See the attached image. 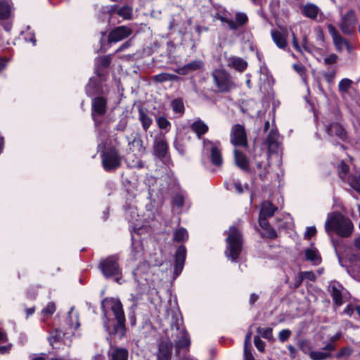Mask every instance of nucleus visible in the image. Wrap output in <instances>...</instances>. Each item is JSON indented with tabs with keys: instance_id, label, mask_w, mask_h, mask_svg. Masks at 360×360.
<instances>
[{
	"instance_id": "obj_1",
	"label": "nucleus",
	"mask_w": 360,
	"mask_h": 360,
	"mask_svg": "<svg viewBox=\"0 0 360 360\" xmlns=\"http://www.w3.org/2000/svg\"><path fill=\"white\" fill-rule=\"evenodd\" d=\"M101 310L106 331L111 335L122 338L126 334V319L121 301L105 297L101 302Z\"/></svg>"
},
{
	"instance_id": "obj_2",
	"label": "nucleus",
	"mask_w": 360,
	"mask_h": 360,
	"mask_svg": "<svg viewBox=\"0 0 360 360\" xmlns=\"http://www.w3.org/2000/svg\"><path fill=\"white\" fill-rule=\"evenodd\" d=\"M354 229L352 221L340 212H333L328 216L325 222V230L329 234L335 232L341 237H349Z\"/></svg>"
},
{
	"instance_id": "obj_3",
	"label": "nucleus",
	"mask_w": 360,
	"mask_h": 360,
	"mask_svg": "<svg viewBox=\"0 0 360 360\" xmlns=\"http://www.w3.org/2000/svg\"><path fill=\"white\" fill-rule=\"evenodd\" d=\"M120 257L117 255H109L100 260L98 268L106 279L114 278V281L122 284V271L119 264Z\"/></svg>"
},
{
	"instance_id": "obj_4",
	"label": "nucleus",
	"mask_w": 360,
	"mask_h": 360,
	"mask_svg": "<svg viewBox=\"0 0 360 360\" xmlns=\"http://www.w3.org/2000/svg\"><path fill=\"white\" fill-rule=\"evenodd\" d=\"M243 241L241 231L236 226H230L226 238L227 246L225 254L228 259L232 262L236 261L242 251Z\"/></svg>"
},
{
	"instance_id": "obj_5",
	"label": "nucleus",
	"mask_w": 360,
	"mask_h": 360,
	"mask_svg": "<svg viewBox=\"0 0 360 360\" xmlns=\"http://www.w3.org/2000/svg\"><path fill=\"white\" fill-rule=\"evenodd\" d=\"M211 76L216 92L226 94L236 88L231 75L224 68L214 69Z\"/></svg>"
},
{
	"instance_id": "obj_6",
	"label": "nucleus",
	"mask_w": 360,
	"mask_h": 360,
	"mask_svg": "<svg viewBox=\"0 0 360 360\" xmlns=\"http://www.w3.org/2000/svg\"><path fill=\"white\" fill-rule=\"evenodd\" d=\"M171 328L174 331L172 338L174 341V347L176 352L181 349H189L191 339L189 334L186 330L181 317H175L171 323Z\"/></svg>"
},
{
	"instance_id": "obj_7",
	"label": "nucleus",
	"mask_w": 360,
	"mask_h": 360,
	"mask_svg": "<svg viewBox=\"0 0 360 360\" xmlns=\"http://www.w3.org/2000/svg\"><path fill=\"white\" fill-rule=\"evenodd\" d=\"M101 157L103 167L106 172H113L122 165V157L115 147L106 148L102 152Z\"/></svg>"
},
{
	"instance_id": "obj_8",
	"label": "nucleus",
	"mask_w": 360,
	"mask_h": 360,
	"mask_svg": "<svg viewBox=\"0 0 360 360\" xmlns=\"http://www.w3.org/2000/svg\"><path fill=\"white\" fill-rule=\"evenodd\" d=\"M342 117L339 113L335 114V120L330 119L325 124L326 133L332 138L345 141L347 138V131L341 124Z\"/></svg>"
},
{
	"instance_id": "obj_9",
	"label": "nucleus",
	"mask_w": 360,
	"mask_h": 360,
	"mask_svg": "<svg viewBox=\"0 0 360 360\" xmlns=\"http://www.w3.org/2000/svg\"><path fill=\"white\" fill-rule=\"evenodd\" d=\"M230 143L234 147L245 149L248 148L247 131L243 124H235L232 126L230 131Z\"/></svg>"
},
{
	"instance_id": "obj_10",
	"label": "nucleus",
	"mask_w": 360,
	"mask_h": 360,
	"mask_svg": "<svg viewBox=\"0 0 360 360\" xmlns=\"http://www.w3.org/2000/svg\"><path fill=\"white\" fill-rule=\"evenodd\" d=\"M356 22L357 18L355 11L353 9H349L345 14L341 15L338 26L344 34L350 36L355 31Z\"/></svg>"
},
{
	"instance_id": "obj_11",
	"label": "nucleus",
	"mask_w": 360,
	"mask_h": 360,
	"mask_svg": "<svg viewBox=\"0 0 360 360\" xmlns=\"http://www.w3.org/2000/svg\"><path fill=\"white\" fill-rule=\"evenodd\" d=\"M328 30L331 35L333 41L338 51H342L344 47L350 51V44L347 39L343 38L338 31L336 30L334 25L332 24L327 25Z\"/></svg>"
},
{
	"instance_id": "obj_12",
	"label": "nucleus",
	"mask_w": 360,
	"mask_h": 360,
	"mask_svg": "<svg viewBox=\"0 0 360 360\" xmlns=\"http://www.w3.org/2000/svg\"><path fill=\"white\" fill-rule=\"evenodd\" d=\"M132 34V30L127 26H118L112 30L108 37L109 43H116L129 37Z\"/></svg>"
},
{
	"instance_id": "obj_13",
	"label": "nucleus",
	"mask_w": 360,
	"mask_h": 360,
	"mask_svg": "<svg viewBox=\"0 0 360 360\" xmlns=\"http://www.w3.org/2000/svg\"><path fill=\"white\" fill-rule=\"evenodd\" d=\"M107 110V100L104 97L98 96L92 100V112L91 116L95 122L98 124V121L96 118V115L102 116L105 114Z\"/></svg>"
},
{
	"instance_id": "obj_14",
	"label": "nucleus",
	"mask_w": 360,
	"mask_h": 360,
	"mask_svg": "<svg viewBox=\"0 0 360 360\" xmlns=\"http://www.w3.org/2000/svg\"><path fill=\"white\" fill-rule=\"evenodd\" d=\"M173 343L169 340H162L159 342L156 360H171Z\"/></svg>"
},
{
	"instance_id": "obj_15",
	"label": "nucleus",
	"mask_w": 360,
	"mask_h": 360,
	"mask_svg": "<svg viewBox=\"0 0 360 360\" xmlns=\"http://www.w3.org/2000/svg\"><path fill=\"white\" fill-rule=\"evenodd\" d=\"M168 148V144L165 136L160 134L155 136L153 143V150L154 154L157 157L160 158H165L167 154Z\"/></svg>"
},
{
	"instance_id": "obj_16",
	"label": "nucleus",
	"mask_w": 360,
	"mask_h": 360,
	"mask_svg": "<svg viewBox=\"0 0 360 360\" xmlns=\"http://www.w3.org/2000/svg\"><path fill=\"white\" fill-rule=\"evenodd\" d=\"M111 61V55L98 56L95 58V73L97 76L102 77L105 75V70L109 68Z\"/></svg>"
},
{
	"instance_id": "obj_17",
	"label": "nucleus",
	"mask_w": 360,
	"mask_h": 360,
	"mask_svg": "<svg viewBox=\"0 0 360 360\" xmlns=\"http://www.w3.org/2000/svg\"><path fill=\"white\" fill-rule=\"evenodd\" d=\"M204 66V63L200 60L191 61L182 67H179L174 71L181 75H188L194 72L201 70Z\"/></svg>"
},
{
	"instance_id": "obj_18",
	"label": "nucleus",
	"mask_w": 360,
	"mask_h": 360,
	"mask_svg": "<svg viewBox=\"0 0 360 360\" xmlns=\"http://www.w3.org/2000/svg\"><path fill=\"white\" fill-rule=\"evenodd\" d=\"M186 256L185 246L180 245L175 253L174 274L178 276L182 271Z\"/></svg>"
},
{
	"instance_id": "obj_19",
	"label": "nucleus",
	"mask_w": 360,
	"mask_h": 360,
	"mask_svg": "<svg viewBox=\"0 0 360 360\" xmlns=\"http://www.w3.org/2000/svg\"><path fill=\"white\" fill-rule=\"evenodd\" d=\"M342 286L338 283H332L329 285V292L332 296L334 303L337 306H341L343 303Z\"/></svg>"
},
{
	"instance_id": "obj_20",
	"label": "nucleus",
	"mask_w": 360,
	"mask_h": 360,
	"mask_svg": "<svg viewBox=\"0 0 360 360\" xmlns=\"http://www.w3.org/2000/svg\"><path fill=\"white\" fill-rule=\"evenodd\" d=\"M268 148L271 152H276L280 145V135L277 129H271L266 139Z\"/></svg>"
},
{
	"instance_id": "obj_21",
	"label": "nucleus",
	"mask_w": 360,
	"mask_h": 360,
	"mask_svg": "<svg viewBox=\"0 0 360 360\" xmlns=\"http://www.w3.org/2000/svg\"><path fill=\"white\" fill-rule=\"evenodd\" d=\"M226 61L229 68L240 72H244L248 67L247 61L240 57L230 56L226 59Z\"/></svg>"
},
{
	"instance_id": "obj_22",
	"label": "nucleus",
	"mask_w": 360,
	"mask_h": 360,
	"mask_svg": "<svg viewBox=\"0 0 360 360\" xmlns=\"http://www.w3.org/2000/svg\"><path fill=\"white\" fill-rule=\"evenodd\" d=\"M190 127L199 139H201L202 136L209 130L207 124L200 119L195 120L191 124Z\"/></svg>"
},
{
	"instance_id": "obj_23",
	"label": "nucleus",
	"mask_w": 360,
	"mask_h": 360,
	"mask_svg": "<svg viewBox=\"0 0 360 360\" xmlns=\"http://www.w3.org/2000/svg\"><path fill=\"white\" fill-rule=\"evenodd\" d=\"M138 112V120L141 124L143 130L146 132L148 129L150 127V126L153 124V119L147 113V110L143 109L142 107H139Z\"/></svg>"
},
{
	"instance_id": "obj_24",
	"label": "nucleus",
	"mask_w": 360,
	"mask_h": 360,
	"mask_svg": "<svg viewBox=\"0 0 360 360\" xmlns=\"http://www.w3.org/2000/svg\"><path fill=\"white\" fill-rule=\"evenodd\" d=\"M129 352L122 347H113L108 352L109 360H128Z\"/></svg>"
},
{
	"instance_id": "obj_25",
	"label": "nucleus",
	"mask_w": 360,
	"mask_h": 360,
	"mask_svg": "<svg viewBox=\"0 0 360 360\" xmlns=\"http://www.w3.org/2000/svg\"><path fill=\"white\" fill-rule=\"evenodd\" d=\"M271 35L272 40L274 41V42L275 43L278 48L281 49H285L287 47L288 41L286 34L278 30H271Z\"/></svg>"
},
{
	"instance_id": "obj_26",
	"label": "nucleus",
	"mask_w": 360,
	"mask_h": 360,
	"mask_svg": "<svg viewBox=\"0 0 360 360\" xmlns=\"http://www.w3.org/2000/svg\"><path fill=\"white\" fill-rule=\"evenodd\" d=\"M236 165L244 171L249 169V160L247 156L240 150L235 149L233 151Z\"/></svg>"
},
{
	"instance_id": "obj_27",
	"label": "nucleus",
	"mask_w": 360,
	"mask_h": 360,
	"mask_svg": "<svg viewBox=\"0 0 360 360\" xmlns=\"http://www.w3.org/2000/svg\"><path fill=\"white\" fill-rule=\"evenodd\" d=\"M304 256L306 260L313 265L317 266L321 262V257L316 248H307L304 250Z\"/></svg>"
},
{
	"instance_id": "obj_28",
	"label": "nucleus",
	"mask_w": 360,
	"mask_h": 360,
	"mask_svg": "<svg viewBox=\"0 0 360 360\" xmlns=\"http://www.w3.org/2000/svg\"><path fill=\"white\" fill-rule=\"evenodd\" d=\"M277 209V207L271 202L268 200L264 201L261 205V210L259 215L262 216V217L270 218L274 216Z\"/></svg>"
},
{
	"instance_id": "obj_29",
	"label": "nucleus",
	"mask_w": 360,
	"mask_h": 360,
	"mask_svg": "<svg viewBox=\"0 0 360 360\" xmlns=\"http://www.w3.org/2000/svg\"><path fill=\"white\" fill-rule=\"evenodd\" d=\"M151 79L155 83L178 82L180 79L179 76L168 72H162L158 75H153Z\"/></svg>"
},
{
	"instance_id": "obj_30",
	"label": "nucleus",
	"mask_w": 360,
	"mask_h": 360,
	"mask_svg": "<svg viewBox=\"0 0 360 360\" xmlns=\"http://www.w3.org/2000/svg\"><path fill=\"white\" fill-rule=\"evenodd\" d=\"M302 11L304 16L311 20H315L320 12V8L314 4L307 3L303 6Z\"/></svg>"
},
{
	"instance_id": "obj_31",
	"label": "nucleus",
	"mask_w": 360,
	"mask_h": 360,
	"mask_svg": "<svg viewBox=\"0 0 360 360\" xmlns=\"http://www.w3.org/2000/svg\"><path fill=\"white\" fill-rule=\"evenodd\" d=\"M252 333L248 330L244 340L243 356L244 360H255L251 352V338Z\"/></svg>"
},
{
	"instance_id": "obj_32",
	"label": "nucleus",
	"mask_w": 360,
	"mask_h": 360,
	"mask_svg": "<svg viewBox=\"0 0 360 360\" xmlns=\"http://www.w3.org/2000/svg\"><path fill=\"white\" fill-rule=\"evenodd\" d=\"M117 11L116 5L105 6L101 8L98 18L103 21H110V16Z\"/></svg>"
},
{
	"instance_id": "obj_33",
	"label": "nucleus",
	"mask_w": 360,
	"mask_h": 360,
	"mask_svg": "<svg viewBox=\"0 0 360 360\" xmlns=\"http://www.w3.org/2000/svg\"><path fill=\"white\" fill-rule=\"evenodd\" d=\"M128 145L129 147V149L133 151H136L138 153H142L144 151L145 148L143 146V141L141 139V137L140 134L138 133L136 134L134 139L130 141L128 140Z\"/></svg>"
},
{
	"instance_id": "obj_34",
	"label": "nucleus",
	"mask_w": 360,
	"mask_h": 360,
	"mask_svg": "<svg viewBox=\"0 0 360 360\" xmlns=\"http://www.w3.org/2000/svg\"><path fill=\"white\" fill-rule=\"evenodd\" d=\"M354 190L360 193V172L356 171L348 176L346 181Z\"/></svg>"
},
{
	"instance_id": "obj_35",
	"label": "nucleus",
	"mask_w": 360,
	"mask_h": 360,
	"mask_svg": "<svg viewBox=\"0 0 360 360\" xmlns=\"http://www.w3.org/2000/svg\"><path fill=\"white\" fill-rule=\"evenodd\" d=\"M211 162L215 166L222 165L223 160L221 153L217 146H212L211 148Z\"/></svg>"
},
{
	"instance_id": "obj_36",
	"label": "nucleus",
	"mask_w": 360,
	"mask_h": 360,
	"mask_svg": "<svg viewBox=\"0 0 360 360\" xmlns=\"http://www.w3.org/2000/svg\"><path fill=\"white\" fill-rule=\"evenodd\" d=\"M11 16V8L7 1H0V20H8Z\"/></svg>"
},
{
	"instance_id": "obj_37",
	"label": "nucleus",
	"mask_w": 360,
	"mask_h": 360,
	"mask_svg": "<svg viewBox=\"0 0 360 360\" xmlns=\"http://www.w3.org/2000/svg\"><path fill=\"white\" fill-rule=\"evenodd\" d=\"M174 146L175 149L181 155H185L186 152V147L185 143V139L182 135H179L176 136L174 141Z\"/></svg>"
},
{
	"instance_id": "obj_38",
	"label": "nucleus",
	"mask_w": 360,
	"mask_h": 360,
	"mask_svg": "<svg viewBox=\"0 0 360 360\" xmlns=\"http://www.w3.org/2000/svg\"><path fill=\"white\" fill-rule=\"evenodd\" d=\"M349 166L344 162L342 161L338 166V172L340 178L345 182L347 181L349 174Z\"/></svg>"
},
{
	"instance_id": "obj_39",
	"label": "nucleus",
	"mask_w": 360,
	"mask_h": 360,
	"mask_svg": "<svg viewBox=\"0 0 360 360\" xmlns=\"http://www.w3.org/2000/svg\"><path fill=\"white\" fill-rule=\"evenodd\" d=\"M309 356L312 360H326L332 356L331 353L324 351H311L309 353Z\"/></svg>"
},
{
	"instance_id": "obj_40",
	"label": "nucleus",
	"mask_w": 360,
	"mask_h": 360,
	"mask_svg": "<svg viewBox=\"0 0 360 360\" xmlns=\"http://www.w3.org/2000/svg\"><path fill=\"white\" fill-rule=\"evenodd\" d=\"M171 108L175 113H179L180 115L184 113V104L183 100L180 98H175L172 101Z\"/></svg>"
},
{
	"instance_id": "obj_41",
	"label": "nucleus",
	"mask_w": 360,
	"mask_h": 360,
	"mask_svg": "<svg viewBox=\"0 0 360 360\" xmlns=\"http://www.w3.org/2000/svg\"><path fill=\"white\" fill-rule=\"evenodd\" d=\"M132 11L133 8L131 6L125 5L121 7L120 8H117V13L118 15L122 17L124 20H131L132 17Z\"/></svg>"
},
{
	"instance_id": "obj_42",
	"label": "nucleus",
	"mask_w": 360,
	"mask_h": 360,
	"mask_svg": "<svg viewBox=\"0 0 360 360\" xmlns=\"http://www.w3.org/2000/svg\"><path fill=\"white\" fill-rule=\"evenodd\" d=\"M188 235L186 229L179 228L174 231L173 239L176 242H184L188 239Z\"/></svg>"
},
{
	"instance_id": "obj_43",
	"label": "nucleus",
	"mask_w": 360,
	"mask_h": 360,
	"mask_svg": "<svg viewBox=\"0 0 360 360\" xmlns=\"http://www.w3.org/2000/svg\"><path fill=\"white\" fill-rule=\"evenodd\" d=\"M63 332L60 330H56L50 333L48 338L49 344L53 347L54 344L59 342L62 338Z\"/></svg>"
},
{
	"instance_id": "obj_44",
	"label": "nucleus",
	"mask_w": 360,
	"mask_h": 360,
	"mask_svg": "<svg viewBox=\"0 0 360 360\" xmlns=\"http://www.w3.org/2000/svg\"><path fill=\"white\" fill-rule=\"evenodd\" d=\"M352 81L347 78L341 79L338 84V90L340 93H347L351 88Z\"/></svg>"
},
{
	"instance_id": "obj_45",
	"label": "nucleus",
	"mask_w": 360,
	"mask_h": 360,
	"mask_svg": "<svg viewBox=\"0 0 360 360\" xmlns=\"http://www.w3.org/2000/svg\"><path fill=\"white\" fill-rule=\"evenodd\" d=\"M186 195L183 193H177L172 198V204L179 208H181L184 205Z\"/></svg>"
},
{
	"instance_id": "obj_46",
	"label": "nucleus",
	"mask_w": 360,
	"mask_h": 360,
	"mask_svg": "<svg viewBox=\"0 0 360 360\" xmlns=\"http://www.w3.org/2000/svg\"><path fill=\"white\" fill-rule=\"evenodd\" d=\"M337 74V68H330L328 71L323 72V76L328 84H332Z\"/></svg>"
},
{
	"instance_id": "obj_47",
	"label": "nucleus",
	"mask_w": 360,
	"mask_h": 360,
	"mask_svg": "<svg viewBox=\"0 0 360 360\" xmlns=\"http://www.w3.org/2000/svg\"><path fill=\"white\" fill-rule=\"evenodd\" d=\"M304 279L314 281L316 279V276L311 271H301L299 274V284H300Z\"/></svg>"
},
{
	"instance_id": "obj_48",
	"label": "nucleus",
	"mask_w": 360,
	"mask_h": 360,
	"mask_svg": "<svg viewBox=\"0 0 360 360\" xmlns=\"http://www.w3.org/2000/svg\"><path fill=\"white\" fill-rule=\"evenodd\" d=\"M257 333L263 338L271 340L273 337L271 328H257Z\"/></svg>"
},
{
	"instance_id": "obj_49",
	"label": "nucleus",
	"mask_w": 360,
	"mask_h": 360,
	"mask_svg": "<svg viewBox=\"0 0 360 360\" xmlns=\"http://www.w3.org/2000/svg\"><path fill=\"white\" fill-rule=\"evenodd\" d=\"M157 124L160 129H169L171 127L170 122L164 116H160L157 119Z\"/></svg>"
},
{
	"instance_id": "obj_50",
	"label": "nucleus",
	"mask_w": 360,
	"mask_h": 360,
	"mask_svg": "<svg viewBox=\"0 0 360 360\" xmlns=\"http://www.w3.org/2000/svg\"><path fill=\"white\" fill-rule=\"evenodd\" d=\"M56 311V305L54 302H50L42 309L41 314L46 316H51Z\"/></svg>"
},
{
	"instance_id": "obj_51",
	"label": "nucleus",
	"mask_w": 360,
	"mask_h": 360,
	"mask_svg": "<svg viewBox=\"0 0 360 360\" xmlns=\"http://www.w3.org/2000/svg\"><path fill=\"white\" fill-rule=\"evenodd\" d=\"M352 352H353V350L350 347H342L338 352V353L336 354L335 357L337 359H340L342 357L347 358L352 354Z\"/></svg>"
},
{
	"instance_id": "obj_52",
	"label": "nucleus",
	"mask_w": 360,
	"mask_h": 360,
	"mask_svg": "<svg viewBox=\"0 0 360 360\" xmlns=\"http://www.w3.org/2000/svg\"><path fill=\"white\" fill-rule=\"evenodd\" d=\"M248 16L243 13H237L236 14V23L238 26H242L248 22Z\"/></svg>"
},
{
	"instance_id": "obj_53",
	"label": "nucleus",
	"mask_w": 360,
	"mask_h": 360,
	"mask_svg": "<svg viewBox=\"0 0 360 360\" xmlns=\"http://www.w3.org/2000/svg\"><path fill=\"white\" fill-rule=\"evenodd\" d=\"M298 347L299 349L303 352L304 354H309L310 352V345L307 340H302L298 342Z\"/></svg>"
},
{
	"instance_id": "obj_54",
	"label": "nucleus",
	"mask_w": 360,
	"mask_h": 360,
	"mask_svg": "<svg viewBox=\"0 0 360 360\" xmlns=\"http://www.w3.org/2000/svg\"><path fill=\"white\" fill-rule=\"evenodd\" d=\"M338 56L335 53H331L323 58V63L326 65L335 64L338 62Z\"/></svg>"
},
{
	"instance_id": "obj_55",
	"label": "nucleus",
	"mask_w": 360,
	"mask_h": 360,
	"mask_svg": "<svg viewBox=\"0 0 360 360\" xmlns=\"http://www.w3.org/2000/svg\"><path fill=\"white\" fill-rule=\"evenodd\" d=\"M292 333L289 329H283L279 332L278 339L281 342H284L291 335Z\"/></svg>"
},
{
	"instance_id": "obj_56",
	"label": "nucleus",
	"mask_w": 360,
	"mask_h": 360,
	"mask_svg": "<svg viewBox=\"0 0 360 360\" xmlns=\"http://www.w3.org/2000/svg\"><path fill=\"white\" fill-rule=\"evenodd\" d=\"M254 343L258 351L263 352L265 349V342L259 336H255Z\"/></svg>"
},
{
	"instance_id": "obj_57",
	"label": "nucleus",
	"mask_w": 360,
	"mask_h": 360,
	"mask_svg": "<svg viewBox=\"0 0 360 360\" xmlns=\"http://www.w3.org/2000/svg\"><path fill=\"white\" fill-rule=\"evenodd\" d=\"M135 243H132V254L134 259H138L142 256L143 248L141 245H139L137 248H135Z\"/></svg>"
},
{
	"instance_id": "obj_58",
	"label": "nucleus",
	"mask_w": 360,
	"mask_h": 360,
	"mask_svg": "<svg viewBox=\"0 0 360 360\" xmlns=\"http://www.w3.org/2000/svg\"><path fill=\"white\" fill-rule=\"evenodd\" d=\"M264 230L266 231V233L263 234L264 236H266V238L270 239H275L276 238H277V233L276 230L271 226Z\"/></svg>"
},
{
	"instance_id": "obj_59",
	"label": "nucleus",
	"mask_w": 360,
	"mask_h": 360,
	"mask_svg": "<svg viewBox=\"0 0 360 360\" xmlns=\"http://www.w3.org/2000/svg\"><path fill=\"white\" fill-rule=\"evenodd\" d=\"M293 69L300 77H304L306 75V69L304 65L301 64H294Z\"/></svg>"
},
{
	"instance_id": "obj_60",
	"label": "nucleus",
	"mask_w": 360,
	"mask_h": 360,
	"mask_svg": "<svg viewBox=\"0 0 360 360\" xmlns=\"http://www.w3.org/2000/svg\"><path fill=\"white\" fill-rule=\"evenodd\" d=\"M268 217H262V216L259 215V224L262 229L264 230L269 228L271 226L270 224L267 220Z\"/></svg>"
},
{
	"instance_id": "obj_61",
	"label": "nucleus",
	"mask_w": 360,
	"mask_h": 360,
	"mask_svg": "<svg viewBox=\"0 0 360 360\" xmlns=\"http://www.w3.org/2000/svg\"><path fill=\"white\" fill-rule=\"evenodd\" d=\"M316 233V229L315 226L307 227L304 233V237L307 238H311Z\"/></svg>"
},
{
	"instance_id": "obj_62",
	"label": "nucleus",
	"mask_w": 360,
	"mask_h": 360,
	"mask_svg": "<svg viewBox=\"0 0 360 360\" xmlns=\"http://www.w3.org/2000/svg\"><path fill=\"white\" fill-rule=\"evenodd\" d=\"M127 126V120L124 118L120 120V122L116 125L115 129L117 131H123Z\"/></svg>"
},
{
	"instance_id": "obj_63",
	"label": "nucleus",
	"mask_w": 360,
	"mask_h": 360,
	"mask_svg": "<svg viewBox=\"0 0 360 360\" xmlns=\"http://www.w3.org/2000/svg\"><path fill=\"white\" fill-rule=\"evenodd\" d=\"M11 348H12V344L0 346V355L9 353Z\"/></svg>"
},
{
	"instance_id": "obj_64",
	"label": "nucleus",
	"mask_w": 360,
	"mask_h": 360,
	"mask_svg": "<svg viewBox=\"0 0 360 360\" xmlns=\"http://www.w3.org/2000/svg\"><path fill=\"white\" fill-rule=\"evenodd\" d=\"M224 23H226L231 30H236L238 29L237 24L232 19L227 18Z\"/></svg>"
}]
</instances>
